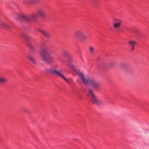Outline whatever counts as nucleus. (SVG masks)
<instances>
[{"label":"nucleus","mask_w":149,"mask_h":149,"mask_svg":"<svg viewBox=\"0 0 149 149\" xmlns=\"http://www.w3.org/2000/svg\"><path fill=\"white\" fill-rule=\"evenodd\" d=\"M29 47L30 48V50L31 51H33L34 50V48L31 45H29Z\"/></svg>","instance_id":"17"},{"label":"nucleus","mask_w":149,"mask_h":149,"mask_svg":"<svg viewBox=\"0 0 149 149\" xmlns=\"http://www.w3.org/2000/svg\"><path fill=\"white\" fill-rule=\"evenodd\" d=\"M113 27L115 29H117L121 25L122 23V21L119 19H114L113 21Z\"/></svg>","instance_id":"7"},{"label":"nucleus","mask_w":149,"mask_h":149,"mask_svg":"<svg viewBox=\"0 0 149 149\" xmlns=\"http://www.w3.org/2000/svg\"><path fill=\"white\" fill-rule=\"evenodd\" d=\"M44 71L46 73L51 74L56 77H58V74L60 72L55 70L51 69H46Z\"/></svg>","instance_id":"6"},{"label":"nucleus","mask_w":149,"mask_h":149,"mask_svg":"<svg viewBox=\"0 0 149 149\" xmlns=\"http://www.w3.org/2000/svg\"><path fill=\"white\" fill-rule=\"evenodd\" d=\"M33 2H34V1H32L31 2H29V3H33Z\"/></svg>","instance_id":"20"},{"label":"nucleus","mask_w":149,"mask_h":149,"mask_svg":"<svg viewBox=\"0 0 149 149\" xmlns=\"http://www.w3.org/2000/svg\"><path fill=\"white\" fill-rule=\"evenodd\" d=\"M130 46L131 47V50L133 51L135 48V46L136 44V42L133 40H130L129 41Z\"/></svg>","instance_id":"10"},{"label":"nucleus","mask_w":149,"mask_h":149,"mask_svg":"<svg viewBox=\"0 0 149 149\" xmlns=\"http://www.w3.org/2000/svg\"><path fill=\"white\" fill-rule=\"evenodd\" d=\"M116 31H117V32H118V31H118V30H116Z\"/></svg>","instance_id":"21"},{"label":"nucleus","mask_w":149,"mask_h":149,"mask_svg":"<svg viewBox=\"0 0 149 149\" xmlns=\"http://www.w3.org/2000/svg\"><path fill=\"white\" fill-rule=\"evenodd\" d=\"M0 25L3 29L6 30H10L12 28L11 26L6 25L2 22L0 23Z\"/></svg>","instance_id":"12"},{"label":"nucleus","mask_w":149,"mask_h":149,"mask_svg":"<svg viewBox=\"0 0 149 149\" xmlns=\"http://www.w3.org/2000/svg\"><path fill=\"white\" fill-rule=\"evenodd\" d=\"M20 36L28 40H29L30 38V37L28 36L23 33L21 34L20 35Z\"/></svg>","instance_id":"13"},{"label":"nucleus","mask_w":149,"mask_h":149,"mask_svg":"<svg viewBox=\"0 0 149 149\" xmlns=\"http://www.w3.org/2000/svg\"><path fill=\"white\" fill-rule=\"evenodd\" d=\"M25 111L28 113L29 112V111L26 109H25Z\"/></svg>","instance_id":"19"},{"label":"nucleus","mask_w":149,"mask_h":149,"mask_svg":"<svg viewBox=\"0 0 149 149\" xmlns=\"http://www.w3.org/2000/svg\"><path fill=\"white\" fill-rule=\"evenodd\" d=\"M38 31L46 38L47 39H49L50 38V35L47 31H44L41 29H39Z\"/></svg>","instance_id":"8"},{"label":"nucleus","mask_w":149,"mask_h":149,"mask_svg":"<svg viewBox=\"0 0 149 149\" xmlns=\"http://www.w3.org/2000/svg\"><path fill=\"white\" fill-rule=\"evenodd\" d=\"M36 45L38 46V44H36Z\"/></svg>","instance_id":"22"},{"label":"nucleus","mask_w":149,"mask_h":149,"mask_svg":"<svg viewBox=\"0 0 149 149\" xmlns=\"http://www.w3.org/2000/svg\"><path fill=\"white\" fill-rule=\"evenodd\" d=\"M88 91L89 93L88 96L92 102L93 104H95L97 105H100L101 103L100 102L97 100L96 98L93 93L92 90L91 89H90Z\"/></svg>","instance_id":"5"},{"label":"nucleus","mask_w":149,"mask_h":149,"mask_svg":"<svg viewBox=\"0 0 149 149\" xmlns=\"http://www.w3.org/2000/svg\"><path fill=\"white\" fill-rule=\"evenodd\" d=\"M37 13L42 18H44L45 17V14L43 10L42 9L38 10L37 11Z\"/></svg>","instance_id":"11"},{"label":"nucleus","mask_w":149,"mask_h":149,"mask_svg":"<svg viewBox=\"0 0 149 149\" xmlns=\"http://www.w3.org/2000/svg\"><path fill=\"white\" fill-rule=\"evenodd\" d=\"M64 54L67 56L68 58V66L70 65L71 68L73 69H74V67L73 65H72L71 64V63H70V62L72 61L73 59L70 56H69V55L66 53L65 52H64Z\"/></svg>","instance_id":"9"},{"label":"nucleus","mask_w":149,"mask_h":149,"mask_svg":"<svg viewBox=\"0 0 149 149\" xmlns=\"http://www.w3.org/2000/svg\"><path fill=\"white\" fill-rule=\"evenodd\" d=\"M78 76L81 79L83 83L86 86H87L91 85L95 90H97L100 87L99 84L97 83L94 79H86L84 74L81 73H79Z\"/></svg>","instance_id":"2"},{"label":"nucleus","mask_w":149,"mask_h":149,"mask_svg":"<svg viewBox=\"0 0 149 149\" xmlns=\"http://www.w3.org/2000/svg\"><path fill=\"white\" fill-rule=\"evenodd\" d=\"M89 50L90 52H93V49L92 47H90L89 48Z\"/></svg>","instance_id":"18"},{"label":"nucleus","mask_w":149,"mask_h":149,"mask_svg":"<svg viewBox=\"0 0 149 149\" xmlns=\"http://www.w3.org/2000/svg\"><path fill=\"white\" fill-rule=\"evenodd\" d=\"M28 57L33 63L34 64L36 63V62L33 56H29Z\"/></svg>","instance_id":"14"},{"label":"nucleus","mask_w":149,"mask_h":149,"mask_svg":"<svg viewBox=\"0 0 149 149\" xmlns=\"http://www.w3.org/2000/svg\"><path fill=\"white\" fill-rule=\"evenodd\" d=\"M75 37L80 41L87 40V38L83 32L81 30L77 31L74 33Z\"/></svg>","instance_id":"4"},{"label":"nucleus","mask_w":149,"mask_h":149,"mask_svg":"<svg viewBox=\"0 0 149 149\" xmlns=\"http://www.w3.org/2000/svg\"><path fill=\"white\" fill-rule=\"evenodd\" d=\"M40 47V48L42 51L40 55L42 60L47 63L51 65L53 62V58L51 55L52 52L47 48H45L42 43L41 44Z\"/></svg>","instance_id":"1"},{"label":"nucleus","mask_w":149,"mask_h":149,"mask_svg":"<svg viewBox=\"0 0 149 149\" xmlns=\"http://www.w3.org/2000/svg\"><path fill=\"white\" fill-rule=\"evenodd\" d=\"M18 17L16 19L19 20L20 19L25 20L27 22L31 21L32 20H33L35 21H37V15L36 14H33L31 16H27L25 14H19Z\"/></svg>","instance_id":"3"},{"label":"nucleus","mask_w":149,"mask_h":149,"mask_svg":"<svg viewBox=\"0 0 149 149\" xmlns=\"http://www.w3.org/2000/svg\"><path fill=\"white\" fill-rule=\"evenodd\" d=\"M7 79L4 77H0V82L4 83L6 82Z\"/></svg>","instance_id":"16"},{"label":"nucleus","mask_w":149,"mask_h":149,"mask_svg":"<svg viewBox=\"0 0 149 149\" xmlns=\"http://www.w3.org/2000/svg\"><path fill=\"white\" fill-rule=\"evenodd\" d=\"M59 76L61 77L63 79H64L65 81L66 82L69 83L68 81L67 80V79L63 75H62L60 72H59V73L58 74V77Z\"/></svg>","instance_id":"15"}]
</instances>
